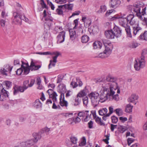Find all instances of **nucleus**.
Instances as JSON below:
<instances>
[{
	"label": "nucleus",
	"instance_id": "f257e3e1",
	"mask_svg": "<svg viewBox=\"0 0 147 147\" xmlns=\"http://www.w3.org/2000/svg\"><path fill=\"white\" fill-rule=\"evenodd\" d=\"M106 79V81L102 84L100 91V99L104 101L108 98L109 100L112 99L116 101H118L119 100L118 94L114 95L117 90V93H120L119 88H118L116 82L117 78L111 76H108Z\"/></svg>",
	"mask_w": 147,
	"mask_h": 147
},
{
	"label": "nucleus",
	"instance_id": "f03ea898",
	"mask_svg": "<svg viewBox=\"0 0 147 147\" xmlns=\"http://www.w3.org/2000/svg\"><path fill=\"white\" fill-rule=\"evenodd\" d=\"M34 138L28 139L24 142H22L20 144L15 147H30L36 143L38 140L41 138V136L40 133H34L32 134Z\"/></svg>",
	"mask_w": 147,
	"mask_h": 147
},
{
	"label": "nucleus",
	"instance_id": "7ed1b4c3",
	"mask_svg": "<svg viewBox=\"0 0 147 147\" xmlns=\"http://www.w3.org/2000/svg\"><path fill=\"white\" fill-rule=\"evenodd\" d=\"M16 6V11L13 13V21L16 24L21 25L22 16L23 14L22 11L23 9L21 4L18 3H17Z\"/></svg>",
	"mask_w": 147,
	"mask_h": 147
},
{
	"label": "nucleus",
	"instance_id": "20e7f679",
	"mask_svg": "<svg viewBox=\"0 0 147 147\" xmlns=\"http://www.w3.org/2000/svg\"><path fill=\"white\" fill-rule=\"evenodd\" d=\"M103 41L104 44L103 47L105 49L103 52L100 53L98 56V58H103L107 57L111 54L113 48L112 44L110 42L107 41V42Z\"/></svg>",
	"mask_w": 147,
	"mask_h": 147
},
{
	"label": "nucleus",
	"instance_id": "39448f33",
	"mask_svg": "<svg viewBox=\"0 0 147 147\" xmlns=\"http://www.w3.org/2000/svg\"><path fill=\"white\" fill-rule=\"evenodd\" d=\"M89 96L90 97L92 105L94 107H96L99 104L100 98L98 93L91 92L89 94Z\"/></svg>",
	"mask_w": 147,
	"mask_h": 147
},
{
	"label": "nucleus",
	"instance_id": "423d86ee",
	"mask_svg": "<svg viewBox=\"0 0 147 147\" xmlns=\"http://www.w3.org/2000/svg\"><path fill=\"white\" fill-rule=\"evenodd\" d=\"M145 65V61L140 58V59L135 60L134 65V68L136 71H139L140 69L143 68Z\"/></svg>",
	"mask_w": 147,
	"mask_h": 147
},
{
	"label": "nucleus",
	"instance_id": "0eeeda50",
	"mask_svg": "<svg viewBox=\"0 0 147 147\" xmlns=\"http://www.w3.org/2000/svg\"><path fill=\"white\" fill-rule=\"evenodd\" d=\"M40 62L33 59H31L30 66L31 67V71H36L38 70L41 67Z\"/></svg>",
	"mask_w": 147,
	"mask_h": 147
},
{
	"label": "nucleus",
	"instance_id": "6e6552de",
	"mask_svg": "<svg viewBox=\"0 0 147 147\" xmlns=\"http://www.w3.org/2000/svg\"><path fill=\"white\" fill-rule=\"evenodd\" d=\"M12 68V66H10L9 65L6 64L1 69L0 72L3 75L7 76L8 75V74H11Z\"/></svg>",
	"mask_w": 147,
	"mask_h": 147
},
{
	"label": "nucleus",
	"instance_id": "1a4fd4ad",
	"mask_svg": "<svg viewBox=\"0 0 147 147\" xmlns=\"http://www.w3.org/2000/svg\"><path fill=\"white\" fill-rule=\"evenodd\" d=\"M127 17V22L131 26H134L138 24L134 18V16L133 14H130Z\"/></svg>",
	"mask_w": 147,
	"mask_h": 147
},
{
	"label": "nucleus",
	"instance_id": "9d476101",
	"mask_svg": "<svg viewBox=\"0 0 147 147\" xmlns=\"http://www.w3.org/2000/svg\"><path fill=\"white\" fill-rule=\"evenodd\" d=\"M65 32L63 31L59 33L58 35L57 36V42L58 44L63 42L65 40Z\"/></svg>",
	"mask_w": 147,
	"mask_h": 147
},
{
	"label": "nucleus",
	"instance_id": "9b49d317",
	"mask_svg": "<svg viewBox=\"0 0 147 147\" xmlns=\"http://www.w3.org/2000/svg\"><path fill=\"white\" fill-rule=\"evenodd\" d=\"M133 11L136 13V15L141 20H143L140 12V6L136 5V6L133 9Z\"/></svg>",
	"mask_w": 147,
	"mask_h": 147
},
{
	"label": "nucleus",
	"instance_id": "f8f14e48",
	"mask_svg": "<svg viewBox=\"0 0 147 147\" xmlns=\"http://www.w3.org/2000/svg\"><path fill=\"white\" fill-rule=\"evenodd\" d=\"M53 55H55V56L53 57V60H50V63L48 66L49 69L51 68V65H52L54 67L55 65V63H52L53 62L54 63H56L57 62V58L60 55V53L59 52H56V53H53Z\"/></svg>",
	"mask_w": 147,
	"mask_h": 147
},
{
	"label": "nucleus",
	"instance_id": "ddd939ff",
	"mask_svg": "<svg viewBox=\"0 0 147 147\" xmlns=\"http://www.w3.org/2000/svg\"><path fill=\"white\" fill-rule=\"evenodd\" d=\"M115 37H119L121 35V30L117 26H115L112 29Z\"/></svg>",
	"mask_w": 147,
	"mask_h": 147
},
{
	"label": "nucleus",
	"instance_id": "4468645a",
	"mask_svg": "<svg viewBox=\"0 0 147 147\" xmlns=\"http://www.w3.org/2000/svg\"><path fill=\"white\" fill-rule=\"evenodd\" d=\"M8 97V92L3 88L1 90L0 94V101H3L5 98Z\"/></svg>",
	"mask_w": 147,
	"mask_h": 147
},
{
	"label": "nucleus",
	"instance_id": "2eb2a0df",
	"mask_svg": "<svg viewBox=\"0 0 147 147\" xmlns=\"http://www.w3.org/2000/svg\"><path fill=\"white\" fill-rule=\"evenodd\" d=\"M119 24L125 28L128 26L127 22V18H123L121 17L119 19Z\"/></svg>",
	"mask_w": 147,
	"mask_h": 147
},
{
	"label": "nucleus",
	"instance_id": "dca6fc26",
	"mask_svg": "<svg viewBox=\"0 0 147 147\" xmlns=\"http://www.w3.org/2000/svg\"><path fill=\"white\" fill-rule=\"evenodd\" d=\"M134 26H133L132 28L134 35L135 36L137 34L140 33L142 28L139 26V24H138Z\"/></svg>",
	"mask_w": 147,
	"mask_h": 147
},
{
	"label": "nucleus",
	"instance_id": "f3484780",
	"mask_svg": "<svg viewBox=\"0 0 147 147\" xmlns=\"http://www.w3.org/2000/svg\"><path fill=\"white\" fill-rule=\"evenodd\" d=\"M29 81L28 80H25L24 81L23 84V86H20V89L21 90V92H23L29 87Z\"/></svg>",
	"mask_w": 147,
	"mask_h": 147
},
{
	"label": "nucleus",
	"instance_id": "a211bd4d",
	"mask_svg": "<svg viewBox=\"0 0 147 147\" xmlns=\"http://www.w3.org/2000/svg\"><path fill=\"white\" fill-rule=\"evenodd\" d=\"M60 104L62 106H65L67 107L68 105V103L67 101L64 100V94L62 93L60 95Z\"/></svg>",
	"mask_w": 147,
	"mask_h": 147
},
{
	"label": "nucleus",
	"instance_id": "6ab92c4d",
	"mask_svg": "<svg viewBox=\"0 0 147 147\" xmlns=\"http://www.w3.org/2000/svg\"><path fill=\"white\" fill-rule=\"evenodd\" d=\"M105 35L106 38L108 39H113L115 37L112 30L105 31Z\"/></svg>",
	"mask_w": 147,
	"mask_h": 147
},
{
	"label": "nucleus",
	"instance_id": "aec40b11",
	"mask_svg": "<svg viewBox=\"0 0 147 147\" xmlns=\"http://www.w3.org/2000/svg\"><path fill=\"white\" fill-rule=\"evenodd\" d=\"M43 17L45 18V20L48 21H50L52 22L53 20V18L51 16V14H47L46 11L44 10L43 12Z\"/></svg>",
	"mask_w": 147,
	"mask_h": 147
},
{
	"label": "nucleus",
	"instance_id": "412c9836",
	"mask_svg": "<svg viewBox=\"0 0 147 147\" xmlns=\"http://www.w3.org/2000/svg\"><path fill=\"white\" fill-rule=\"evenodd\" d=\"M74 29H71L69 30V32L70 38L72 40H74L76 36V31Z\"/></svg>",
	"mask_w": 147,
	"mask_h": 147
},
{
	"label": "nucleus",
	"instance_id": "4be33fe9",
	"mask_svg": "<svg viewBox=\"0 0 147 147\" xmlns=\"http://www.w3.org/2000/svg\"><path fill=\"white\" fill-rule=\"evenodd\" d=\"M138 96L134 94H133L128 99L129 102H134V101L138 99Z\"/></svg>",
	"mask_w": 147,
	"mask_h": 147
},
{
	"label": "nucleus",
	"instance_id": "5701e85b",
	"mask_svg": "<svg viewBox=\"0 0 147 147\" xmlns=\"http://www.w3.org/2000/svg\"><path fill=\"white\" fill-rule=\"evenodd\" d=\"M88 92V90L86 88V87L82 90L78 94V96H81V97L86 96V95L87 94Z\"/></svg>",
	"mask_w": 147,
	"mask_h": 147
},
{
	"label": "nucleus",
	"instance_id": "b1692460",
	"mask_svg": "<svg viewBox=\"0 0 147 147\" xmlns=\"http://www.w3.org/2000/svg\"><path fill=\"white\" fill-rule=\"evenodd\" d=\"M102 43L99 41H96L93 43V47L94 49H100L102 47Z\"/></svg>",
	"mask_w": 147,
	"mask_h": 147
},
{
	"label": "nucleus",
	"instance_id": "393cba45",
	"mask_svg": "<svg viewBox=\"0 0 147 147\" xmlns=\"http://www.w3.org/2000/svg\"><path fill=\"white\" fill-rule=\"evenodd\" d=\"M34 106L36 108H39L42 106V104L40 100L38 99H36L34 103Z\"/></svg>",
	"mask_w": 147,
	"mask_h": 147
},
{
	"label": "nucleus",
	"instance_id": "a878e982",
	"mask_svg": "<svg viewBox=\"0 0 147 147\" xmlns=\"http://www.w3.org/2000/svg\"><path fill=\"white\" fill-rule=\"evenodd\" d=\"M125 30L127 33V35L128 37L132 38V36L131 33V29L129 26H127L126 27H125Z\"/></svg>",
	"mask_w": 147,
	"mask_h": 147
},
{
	"label": "nucleus",
	"instance_id": "bb28decb",
	"mask_svg": "<svg viewBox=\"0 0 147 147\" xmlns=\"http://www.w3.org/2000/svg\"><path fill=\"white\" fill-rule=\"evenodd\" d=\"M133 107L130 104L127 105L125 107V112L129 113L131 112Z\"/></svg>",
	"mask_w": 147,
	"mask_h": 147
},
{
	"label": "nucleus",
	"instance_id": "cd10ccee",
	"mask_svg": "<svg viewBox=\"0 0 147 147\" xmlns=\"http://www.w3.org/2000/svg\"><path fill=\"white\" fill-rule=\"evenodd\" d=\"M21 67L24 71V72H23V74L24 75L28 74L29 73L30 70H31L30 68L24 67L23 66V65H21Z\"/></svg>",
	"mask_w": 147,
	"mask_h": 147
},
{
	"label": "nucleus",
	"instance_id": "c85d7f7f",
	"mask_svg": "<svg viewBox=\"0 0 147 147\" xmlns=\"http://www.w3.org/2000/svg\"><path fill=\"white\" fill-rule=\"evenodd\" d=\"M107 111L108 110L107 109L105 108L100 109L98 111V113L100 115L104 116L107 114Z\"/></svg>",
	"mask_w": 147,
	"mask_h": 147
},
{
	"label": "nucleus",
	"instance_id": "c756f323",
	"mask_svg": "<svg viewBox=\"0 0 147 147\" xmlns=\"http://www.w3.org/2000/svg\"><path fill=\"white\" fill-rule=\"evenodd\" d=\"M81 96H77L75 99V102L74 103V106H77L80 104L81 100L82 98Z\"/></svg>",
	"mask_w": 147,
	"mask_h": 147
},
{
	"label": "nucleus",
	"instance_id": "7c9ffc66",
	"mask_svg": "<svg viewBox=\"0 0 147 147\" xmlns=\"http://www.w3.org/2000/svg\"><path fill=\"white\" fill-rule=\"evenodd\" d=\"M89 112L88 111H84L80 112L78 114V116L80 117H84L86 116Z\"/></svg>",
	"mask_w": 147,
	"mask_h": 147
},
{
	"label": "nucleus",
	"instance_id": "2f4dec72",
	"mask_svg": "<svg viewBox=\"0 0 147 147\" xmlns=\"http://www.w3.org/2000/svg\"><path fill=\"white\" fill-rule=\"evenodd\" d=\"M140 44L136 42H132L130 43L129 45V47L132 48H136Z\"/></svg>",
	"mask_w": 147,
	"mask_h": 147
},
{
	"label": "nucleus",
	"instance_id": "473e14b6",
	"mask_svg": "<svg viewBox=\"0 0 147 147\" xmlns=\"http://www.w3.org/2000/svg\"><path fill=\"white\" fill-rule=\"evenodd\" d=\"M89 40V37L87 35H84L81 38L82 42L83 43L87 42Z\"/></svg>",
	"mask_w": 147,
	"mask_h": 147
},
{
	"label": "nucleus",
	"instance_id": "72a5a7b5",
	"mask_svg": "<svg viewBox=\"0 0 147 147\" xmlns=\"http://www.w3.org/2000/svg\"><path fill=\"white\" fill-rule=\"evenodd\" d=\"M147 54V49H143L142 51L141 52V56L140 57V58L144 60V56L146 55Z\"/></svg>",
	"mask_w": 147,
	"mask_h": 147
},
{
	"label": "nucleus",
	"instance_id": "f704fd0d",
	"mask_svg": "<svg viewBox=\"0 0 147 147\" xmlns=\"http://www.w3.org/2000/svg\"><path fill=\"white\" fill-rule=\"evenodd\" d=\"M117 2L116 0H111L110 3V5L112 8L116 7L117 6Z\"/></svg>",
	"mask_w": 147,
	"mask_h": 147
},
{
	"label": "nucleus",
	"instance_id": "c9c22d12",
	"mask_svg": "<svg viewBox=\"0 0 147 147\" xmlns=\"http://www.w3.org/2000/svg\"><path fill=\"white\" fill-rule=\"evenodd\" d=\"M114 112H115L119 116L122 115L123 114V111L120 108H118L114 111Z\"/></svg>",
	"mask_w": 147,
	"mask_h": 147
},
{
	"label": "nucleus",
	"instance_id": "e433bc0d",
	"mask_svg": "<svg viewBox=\"0 0 147 147\" xmlns=\"http://www.w3.org/2000/svg\"><path fill=\"white\" fill-rule=\"evenodd\" d=\"M147 31H145L143 34H141L140 36V38L141 39L146 40L147 39Z\"/></svg>",
	"mask_w": 147,
	"mask_h": 147
},
{
	"label": "nucleus",
	"instance_id": "4c0bfd02",
	"mask_svg": "<svg viewBox=\"0 0 147 147\" xmlns=\"http://www.w3.org/2000/svg\"><path fill=\"white\" fill-rule=\"evenodd\" d=\"M71 143L73 144H76L77 143L78 139L76 137L71 136L70 138Z\"/></svg>",
	"mask_w": 147,
	"mask_h": 147
},
{
	"label": "nucleus",
	"instance_id": "58836bf2",
	"mask_svg": "<svg viewBox=\"0 0 147 147\" xmlns=\"http://www.w3.org/2000/svg\"><path fill=\"white\" fill-rule=\"evenodd\" d=\"M95 120L96 122L97 123L99 124L100 125L103 126H104L105 125V123L101 121V119L99 117H96Z\"/></svg>",
	"mask_w": 147,
	"mask_h": 147
},
{
	"label": "nucleus",
	"instance_id": "ea45409f",
	"mask_svg": "<svg viewBox=\"0 0 147 147\" xmlns=\"http://www.w3.org/2000/svg\"><path fill=\"white\" fill-rule=\"evenodd\" d=\"M118 129L120 132L123 133L127 130V127L125 126L120 125L118 127Z\"/></svg>",
	"mask_w": 147,
	"mask_h": 147
},
{
	"label": "nucleus",
	"instance_id": "a19ab883",
	"mask_svg": "<svg viewBox=\"0 0 147 147\" xmlns=\"http://www.w3.org/2000/svg\"><path fill=\"white\" fill-rule=\"evenodd\" d=\"M20 86L18 87L15 86L13 87V94L14 95L17 94L19 91L21 92V90L20 89Z\"/></svg>",
	"mask_w": 147,
	"mask_h": 147
},
{
	"label": "nucleus",
	"instance_id": "79ce46f5",
	"mask_svg": "<svg viewBox=\"0 0 147 147\" xmlns=\"http://www.w3.org/2000/svg\"><path fill=\"white\" fill-rule=\"evenodd\" d=\"M82 100L84 105L87 106L88 103V98L87 96L83 97Z\"/></svg>",
	"mask_w": 147,
	"mask_h": 147
},
{
	"label": "nucleus",
	"instance_id": "37998d69",
	"mask_svg": "<svg viewBox=\"0 0 147 147\" xmlns=\"http://www.w3.org/2000/svg\"><path fill=\"white\" fill-rule=\"evenodd\" d=\"M112 122L113 123H116L118 121V118L115 115L111 117Z\"/></svg>",
	"mask_w": 147,
	"mask_h": 147
},
{
	"label": "nucleus",
	"instance_id": "c03bdc74",
	"mask_svg": "<svg viewBox=\"0 0 147 147\" xmlns=\"http://www.w3.org/2000/svg\"><path fill=\"white\" fill-rule=\"evenodd\" d=\"M47 92L49 94V97L51 98L53 95L54 93L56 92H54L53 89H50L47 91Z\"/></svg>",
	"mask_w": 147,
	"mask_h": 147
},
{
	"label": "nucleus",
	"instance_id": "a18cd8bd",
	"mask_svg": "<svg viewBox=\"0 0 147 147\" xmlns=\"http://www.w3.org/2000/svg\"><path fill=\"white\" fill-rule=\"evenodd\" d=\"M65 6L67 9L68 10H71L73 7V5L72 4H65Z\"/></svg>",
	"mask_w": 147,
	"mask_h": 147
},
{
	"label": "nucleus",
	"instance_id": "49530a36",
	"mask_svg": "<svg viewBox=\"0 0 147 147\" xmlns=\"http://www.w3.org/2000/svg\"><path fill=\"white\" fill-rule=\"evenodd\" d=\"M86 140L85 137H84L82 138V140L81 142L79 144V145L80 146H83L85 145L86 144Z\"/></svg>",
	"mask_w": 147,
	"mask_h": 147
},
{
	"label": "nucleus",
	"instance_id": "de8ad7c7",
	"mask_svg": "<svg viewBox=\"0 0 147 147\" xmlns=\"http://www.w3.org/2000/svg\"><path fill=\"white\" fill-rule=\"evenodd\" d=\"M70 86L73 88H75L78 86V84H77V82H75L73 80L70 83Z\"/></svg>",
	"mask_w": 147,
	"mask_h": 147
},
{
	"label": "nucleus",
	"instance_id": "09e8293b",
	"mask_svg": "<svg viewBox=\"0 0 147 147\" xmlns=\"http://www.w3.org/2000/svg\"><path fill=\"white\" fill-rule=\"evenodd\" d=\"M58 7L63 12H65L67 10L65 4L62 5H59Z\"/></svg>",
	"mask_w": 147,
	"mask_h": 147
},
{
	"label": "nucleus",
	"instance_id": "8fccbe9b",
	"mask_svg": "<svg viewBox=\"0 0 147 147\" xmlns=\"http://www.w3.org/2000/svg\"><path fill=\"white\" fill-rule=\"evenodd\" d=\"M110 134H109L107 135H105V137H106V138L103 139V141H104L106 144H108L109 143L108 140H109Z\"/></svg>",
	"mask_w": 147,
	"mask_h": 147
},
{
	"label": "nucleus",
	"instance_id": "3c124183",
	"mask_svg": "<svg viewBox=\"0 0 147 147\" xmlns=\"http://www.w3.org/2000/svg\"><path fill=\"white\" fill-rule=\"evenodd\" d=\"M22 73H23V69L21 67L17 69L16 71V74L18 75H21Z\"/></svg>",
	"mask_w": 147,
	"mask_h": 147
},
{
	"label": "nucleus",
	"instance_id": "603ef678",
	"mask_svg": "<svg viewBox=\"0 0 147 147\" xmlns=\"http://www.w3.org/2000/svg\"><path fill=\"white\" fill-rule=\"evenodd\" d=\"M76 82H77V84H78V86H79L80 87L82 86L83 83L79 78H76Z\"/></svg>",
	"mask_w": 147,
	"mask_h": 147
},
{
	"label": "nucleus",
	"instance_id": "864d4df0",
	"mask_svg": "<svg viewBox=\"0 0 147 147\" xmlns=\"http://www.w3.org/2000/svg\"><path fill=\"white\" fill-rule=\"evenodd\" d=\"M109 112L108 114V116H110V115L111 114L114 112V111L113 110V106H111L109 107Z\"/></svg>",
	"mask_w": 147,
	"mask_h": 147
},
{
	"label": "nucleus",
	"instance_id": "5fc2aeb1",
	"mask_svg": "<svg viewBox=\"0 0 147 147\" xmlns=\"http://www.w3.org/2000/svg\"><path fill=\"white\" fill-rule=\"evenodd\" d=\"M107 10L106 7L105 5L101 6L100 7V13L104 12Z\"/></svg>",
	"mask_w": 147,
	"mask_h": 147
},
{
	"label": "nucleus",
	"instance_id": "6e6d98bb",
	"mask_svg": "<svg viewBox=\"0 0 147 147\" xmlns=\"http://www.w3.org/2000/svg\"><path fill=\"white\" fill-rule=\"evenodd\" d=\"M5 85L8 88H10L11 86V82L9 81H5L4 82Z\"/></svg>",
	"mask_w": 147,
	"mask_h": 147
},
{
	"label": "nucleus",
	"instance_id": "4d7b16f0",
	"mask_svg": "<svg viewBox=\"0 0 147 147\" xmlns=\"http://www.w3.org/2000/svg\"><path fill=\"white\" fill-rule=\"evenodd\" d=\"M79 19H77L74 20V24H75V26L74 28V29H76L78 24Z\"/></svg>",
	"mask_w": 147,
	"mask_h": 147
},
{
	"label": "nucleus",
	"instance_id": "13d9d810",
	"mask_svg": "<svg viewBox=\"0 0 147 147\" xmlns=\"http://www.w3.org/2000/svg\"><path fill=\"white\" fill-rule=\"evenodd\" d=\"M57 96V94L56 92H54L53 95L51 97L52 99L53 102H55V101H57L56 96Z\"/></svg>",
	"mask_w": 147,
	"mask_h": 147
},
{
	"label": "nucleus",
	"instance_id": "bf43d9fd",
	"mask_svg": "<svg viewBox=\"0 0 147 147\" xmlns=\"http://www.w3.org/2000/svg\"><path fill=\"white\" fill-rule=\"evenodd\" d=\"M134 141V139L131 138H129L127 139V143L128 146H130L131 144Z\"/></svg>",
	"mask_w": 147,
	"mask_h": 147
},
{
	"label": "nucleus",
	"instance_id": "052dcab7",
	"mask_svg": "<svg viewBox=\"0 0 147 147\" xmlns=\"http://www.w3.org/2000/svg\"><path fill=\"white\" fill-rule=\"evenodd\" d=\"M56 11L57 13L59 15H63V11L59 8H58L57 9Z\"/></svg>",
	"mask_w": 147,
	"mask_h": 147
},
{
	"label": "nucleus",
	"instance_id": "680f3d73",
	"mask_svg": "<svg viewBox=\"0 0 147 147\" xmlns=\"http://www.w3.org/2000/svg\"><path fill=\"white\" fill-rule=\"evenodd\" d=\"M67 122L70 124H72L74 122V117L69 119L67 120Z\"/></svg>",
	"mask_w": 147,
	"mask_h": 147
},
{
	"label": "nucleus",
	"instance_id": "e2e57ef3",
	"mask_svg": "<svg viewBox=\"0 0 147 147\" xmlns=\"http://www.w3.org/2000/svg\"><path fill=\"white\" fill-rule=\"evenodd\" d=\"M42 130L43 132L46 133L47 134L50 131V128H48L47 127H45L42 129Z\"/></svg>",
	"mask_w": 147,
	"mask_h": 147
},
{
	"label": "nucleus",
	"instance_id": "0e129e2a",
	"mask_svg": "<svg viewBox=\"0 0 147 147\" xmlns=\"http://www.w3.org/2000/svg\"><path fill=\"white\" fill-rule=\"evenodd\" d=\"M92 31L94 32H96L98 30L97 26H93L92 28Z\"/></svg>",
	"mask_w": 147,
	"mask_h": 147
},
{
	"label": "nucleus",
	"instance_id": "69168bd1",
	"mask_svg": "<svg viewBox=\"0 0 147 147\" xmlns=\"http://www.w3.org/2000/svg\"><path fill=\"white\" fill-rule=\"evenodd\" d=\"M117 125H114L113 124H111V129L112 131L113 132L115 129L117 127Z\"/></svg>",
	"mask_w": 147,
	"mask_h": 147
},
{
	"label": "nucleus",
	"instance_id": "338daca9",
	"mask_svg": "<svg viewBox=\"0 0 147 147\" xmlns=\"http://www.w3.org/2000/svg\"><path fill=\"white\" fill-rule=\"evenodd\" d=\"M93 122L91 120L88 123V127L90 129H91L93 128Z\"/></svg>",
	"mask_w": 147,
	"mask_h": 147
},
{
	"label": "nucleus",
	"instance_id": "774afa93",
	"mask_svg": "<svg viewBox=\"0 0 147 147\" xmlns=\"http://www.w3.org/2000/svg\"><path fill=\"white\" fill-rule=\"evenodd\" d=\"M40 4L43 8H46L47 6L45 3L44 0H40Z\"/></svg>",
	"mask_w": 147,
	"mask_h": 147
}]
</instances>
